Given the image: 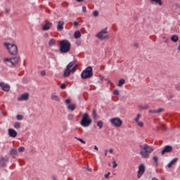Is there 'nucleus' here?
I'll use <instances>...</instances> for the list:
<instances>
[{"instance_id": "f257e3e1", "label": "nucleus", "mask_w": 180, "mask_h": 180, "mask_svg": "<svg viewBox=\"0 0 180 180\" xmlns=\"http://www.w3.org/2000/svg\"><path fill=\"white\" fill-rule=\"evenodd\" d=\"M141 151L139 153L142 158H150V154L154 151V148L147 144L140 146Z\"/></svg>"}, {"instance_id": "f03ea898", "label": "nucleus", "mask_w": 180, "mask_h": 180, "mask_svg": "<svg viewBox=\"0 0 180 180\" xmlns=\"http://www.w3.org/2000/svg\"><path fill=\"white\" fill-rule=\"evenodd\" d=\"M76 63H77V61L74 60V61L70 62L67 65V68L63 74L65 77H70V75L71 74V72L74 73V72H75V71H77V69L78 68V65H75Z\"/></svg>"}, {"instance_id": "7ed1b4c3", "label": "nucleus", "mask_w": 180, "mask_h": 180, "mask_svg": "<svg viewBox=\"0 0 180 180\" xmlns=\"http://www.w3.org/2000/svg\"><path fill=\"white\" fill-rule=\"evenodd\" d=\"M60 51L62 54L68 53L71 50V43L68 40H63L60 42Z\"/></svg>"}, {"instance_id": "20e7f679", "label": "nucleus", "mask_w": 180, "mask_h": 180, "mask_svg": "<svg viewBox=\"0 0 180 180\" xmlns=\"http://www.w3.org/2000/svg\"><path fill=\"white\" fill-rule=\"evenodd\" d=\"M92 77H94V72L91 66L87 67L81 73L82 79H89V78H92Z\"/></svg>"}, {"instance_id": "39448f33", "label": "nucleus", "mask_w": 180, "mask_h": 180, "mask_svg": "<svg viewBox=\"0 0 180 180\" xmlns=\"http://www.w3.org/2000/svg\"><path fill=\"white\" fill-rule=\"evenodd\" d=\"M92 123V119H91V117L89 116V114L84 113L82 116V119L80 122L81 126L82 127H89Z\"/></svg>"}, {"instance_id": "423d86ee", "label": "nucleus", "mask_w": 180, "mask_h": 180, "mask_svg": "<svg viewBox=\"0 0 180 180\" xmlns=\"http://www.w3.org/2000/svg\"><path fill=\"white\" fill-rule=\"evenodd\" d=\"M4 46L12 56H16L18 54V46L14 44L4 43Z\"/></svg>"}, {"instance_id": "0eeeda50", "label": "nucleus", "mask_w": 180, "mask_h": 180, "mask_svg": "<svg viewBox=\"0 0 180 180\" xmlns=\"http://www.w3.org/2000/svg\"><path fill=\"white\" fill-rule=\"evenodd\" d=\"M96 37L101 41L109 39V35H108V28H105L97 33Z\"/></svg>"}, {"instance_id": "6e6552de", "label": "nucleus", "mask_w": 180, "mask_h": 180, "mask_svg": "<svg viewBox=\"0 0 180 180\" xmlns=\"http://www.w3.org/2000/svg\"><path fill=\"white\" fill-rule=\"evenodd\" d=\"M110 122L111 124H112V126H115V127H120V126L123 124V121H122L119 117L111 118Z\"/></svg>"}, {"instance_id": "1a4fd4ad", "label": "nucleus", "mask_w": 180, "mask_h": 180, "mask_svg": "<svg viewBox=\"0 0 180 180\" xmlns=\"http://www.w3.org/2000/svg\"><path fill=\"white\" fill-rule=\"evenodd\" d=\"M144 172H146V166L144 165V164H141L139 167L137 178H141Z\"/></svg>"}, {"instance_id": "9d476101", "label": "nucleus", "mask_w": 180, "mask_h": 180, "mask_svg": "<svg viewBox=\"0 0 180 180\" xmlns=\"http://www.w3.org/2000/svg\"><path fill=\"white\" fill-rule=\"evenodd\" d=\"M172 150H174L172 146H165L163 150L161 151V155H164L165 154H166V153H172Z\"/></svg>"}, {"instance_id": "9b49d317", "label": "nucleus", "mask_w": 180, "mask_h": 180, "mask_svg": "<svg viewBox=\"0 0 180 180\" xmlns=\"http://www.w3.org/2000/svg\"><path fill=\"white\" fill-rule=\"evenodd\" d=\"M0 86L1 89L5 92H9V91H11V86H9V84H4V82H0Z\"/></svg>"}, {"instance_id": "f8f14e48", "label": "nucleus", "mask_w": 180, "mask_h": 180, "mask_svg": "<svg viewBox=\"0 0 180 180\" xmlns=\"http://www.w3.org/2000/svg\"><path fill=\"white\" fill-rule=\"evenodd\" d=\"M29 100V94L25 93L22 94L18 98V101H28Z\"/></svg>"}, {"instance_id": "ddd939ff", "label": "nucleus", "mask_w": 180, "mask_h": 180, "mask_svg": "<svg viewBox=\"0 0 180 180\" xmlns=\"http://www.w3.org/2000/svg\"><path fill=\"white\" fill-rule=\"evenodd\" d=\"M20 61V57L16 56L11 58V65H16Z\"/></svg>"}, {"instance_id": "4468645a", "label": "nucleus", "mask_w": 180, "mask_h": 180, "mask_svg": "<svg viewBox=\"0 0 180 180\" xmlns=\"http://www.w3.org/2000/svg\"><path fill=\"white\" fill-rule=\"evenodd\" d=\"M63 29H64V21H58L57 30H58V32H62Z\"/></svg>"}, {"instance_id": "2eb2a0df", "label": "nucleus", "mask_w": 180, "mask_h": 180, "mask_svg": "<svg viewBox=\"0 0 180 180\" xmlns=\"http://www.w3.org/2000/svg\"><path fill=\"white\" fill-rule=\"evenodd\" d=\"M53 26V23L51 22H47L46 24H44L42 25V30H50V28Z\"/></svg>"}, {"instance_id": "dca6fc26", "label": "nucleus", "mask_w": 180, "mask_h": 180, "mask_svg": "<svg viewBox=\"0 0 180 180\" xmlns=\"http://www.w3.org/2000/svg\"><path fill=\"white\" fill-rule=\"evenodd\" d=\"M8 134L10 136V137H16V136H18V132H16V131H15V129H8Z\"/></svg>"}, {"instance_id": "f3484780", "label": "nucleus", "mask_w": 180, "mask_h": 180, "mask_svg": "<svg viewBox=\"0 0 180 180\" xmlns=\"http://www.w3.org/2000/svg\"><path fill=\"white\" fill-rule=\"evenodd\" d=\"M178 158H174L168 165L167 167L168 168H172L173 165H175V164H176V162H178Z\"/></svg>"}, {"instance_id": "a211bd4d", "label": "nucleus", "mask_w": 180, "mask_h": 180, "mask_svg": "<svg viewBox=\"0 0 180 180\" xmlns=\"http://www.w3.org/2000/svg\"><path fill=\"white\" fill-rule=\"evenodd\" d=\"M51 98L52 99V101H55L56 102H60V97H58V96L56 93L51 94Z\"/></svg>"}, {"instance_id": "6ab92c4d", "label": "nucleus", "mask_w": 180, "mask_h": 180, "mask_svg": "<svg viewBox=\"0 0 180 180\" xmlns=\"http://www.w3.org/2000/svg\"><path fill=\"white\" fill-rule=\"evenodd\" d=\"M75 108H77V105H75V104H69L67 105V108L71 112H74V110H75Z\"/></svg>"}, {"instance_id": "aec40b11", "label": "nucleus", "mask_w": 180, "mask_h": 180, "mask_svg": "<svg viewBox=\"0 0 180 180\" xmlns=\"http://www.w3.org/2000/svg\"><path fill=\"white\" fill-rule=\"evenodd\" d=\"M8 161V159H6L5 158H1L0 159V165L1 167H5V162Z\"/></svg>"}, {"instance_id": "412c9836", "label": "nucleus", "mask_w": 180, "mask_h": 180, "mask_svg": "<svg viewBox=\"0 0 180 180\" xmlns=\"http://www.w3.org/2000/svg\"><path fill=\"white\" fill-rule=\"evenodd\" d=\"M49 47H53V46H56V39H51L49 42Z\"/></svg>"}, {"instance_id": "4be33fe9", "label": "nucleus", "mask_w": 180, "mask_h": 180, "mask_svg": "<svg viewBox=\"0 0 180 180\" xmlns=\"http://www.w3.org/2000/svg\"><path fill=\"white\" fill-rule=\"evenodd\" d=\"M10 155H12V157H13V155H18V150L17 149H11L10 150Z\"/></svg>"}, {"instance_id": "5701e85b", "label": "nucleus", "mask_w": 180, "mask_h": 180, "mask_svg": "<svg viewBox=\"0 0 180 180\" xmlns=\"http://www.w3.org/2000/svg\"><path fill=\"white\" fill-rule=\"evenodd\" d=\"M124 82H126V80L124 79H121L119 80L118 84H117V86H123Z\"/></svg>"}, {"instance_id": "b1692460", "label": "nucleus", "mask_w": 180, "mask_h": 180, "mask_svg": "<svg viewBox=\"0 0 180 180\" xmlns=\"http://www.w3.org/2000/svg\"><path fill=\"white\" fill-rule=\"evenodd\" d=\"M75 39H79L81 37V32L79 31H76L75 32Z\"/></svg>"}, {"instance_id": "393cba45", "label": "nucleus", "mask_w": 180, "mask_h": 180, "mask_svg": "<svg viewBox=\"0 0 180 180\" xmlns=\"http://www.w3.org/2000/svg\"><path fill=\"white\" fill-rule=\"evenodd\" d=\"M171 40H172V41H174V43H176V41H178V40H179L178 36H176V35H173V36L172 37V38H171Z\"/></svg>"}, {"instance_id": "a878e982", "label": "nucleus", "mask_w": 180, "mask_h": 180, "mask_svg": "<svg viewBox=\"0 0 180 180\" xmlns=\"http://www.w3.org/2000/svg\"><path fill=\"white\" fill-rule=\"evenodd\" d=\"M97 126L99 129H102L103 127V122L102 121H98L97 122Z\"/></svg>"}, {"instance_id": "bb28decb", "label": "nucleus", "mask_w": 180, "mask_h": 180, "mask_svg": "<svg viewBox=\"0 0 180 180\" xmlns=\"http://www.w3.org/2000/svg\"><path fill=\"white\" fill-rule=\"evenodd\" d=\"M141 114H140V113L137 114V115H136V118H135V120H134V121L136 122V123L140 122L139 120H140V118H141Z\"/></svg>"}, {"instance_id": "cd10ccee", "label": "nucleus", "mask_w": 180, "mask_h": 180, "mask_svg": "<svg viewBox=\"0 0 180 180\" xmlns=\"http://www.w3.org/2000/svg\"><path fill=\"white\" fill-rule=\"evenodd\" d=\"M151 2H155V4H158V5H162V1L161 0H150Z\"/></svg>"}, {"instance_id": "c85d7f7f", "label": "nucleus", "mask_w": 180, "mask_h": 180, "mask_svg": "<svg viewBox=\"0 0 180 180\" xmlns=\"http://www.w3.org/2000/svg\"><path fill=\"white\" fill-rule=\"evenodd\" d=\"M150 106L148 105H139V109H141L142 110L144 109H148Z\"/></svg>"}, {"instance_id": "c756f323", "label": "nucleus", "mask_w": 180, "mask_h": 180, "mask_svg": "<svg viewBox=\"0 0 180 180\" xmlns=\"http://www.w3.org/2000/svg\"><path fill=\"white\" fill-rule=\"evenodd\" d=\"M12 58H4L3 59L4 63H11Z\"/></svg>"}, {"instance_id": "7c9ffc66", "label": "nucleus", "mask_w": 180, "mask_h": 180, "mask_svg": "<svg viewBox=\"0 0 180 180\" xmlns=\"http://www.w3.org/2000/svg\"><path fill=\"white\" fill-rule=\"evenodd\" d=\"M93 117L94 120H96V119H98V116L96 115V110H93Z\"/></svg>"}, {"instance_id": "2f4dec72", "label": "nucleus", "mask_w": 180, "mask_h": 180, "mask_svg": "<svg viewBox=\"0 0 180 180\" xmlns=\"http://www.w3.org/2000/svg\"><path fill=\"white\" fill-rule=\"evenodd\" d=\"M14 128L15 129H20V122H15L14 124Z\"/></svg>"}, {"instance_id": "473e14b6", "label": "nucleus", "mask_w": 180, "mask_h": 180, "mask_svg": "<svg viewBox=\"0 0 180 180\" xmlns=\"http://www.w3.org/2000/svg\"><path fill=\"white\" fill-rule=\"evenodd\" d=\"M16 119H17V120H23V115H18L16 116Z\"/></svg>"}, {"instance_id": "72a5a7b5", "label": "nucleus", "mask_w": 180, "mask_h": 180, "mask_svg": "<svg viewBox=\"0 0 180 180\" xmlns=\"http://www.w3.org/2000/svg\"><path fill=\"white\" fill-rule=\"evenodd\" d=\"M137 125L139 126V127H144V123L143 122L138 121Z\"/></svg>"}, {"instance_id": "f704fd0d", "label": "nucleus", "mask_w": 180, "mask_h": 180, "mask_svg": "<svg viewBox=\"0 0 180 180\" xmlns=\"http://www.w3.org/2000/svg\"><path fill=\"white\" fill-rule=\"evenodd\" d=\"M153 161L155 162L156 165H158V157L154 156Z\"/></svg>"}, {"instance_id": "c9c22d12", "label": "nucleus", "mask_w": 180, "mask_h": 180, "mask_svg": "<svg viewBox=\"0 0 180 180\" xmlns=\"http://www.w3.org/2000/svg\"><path fill=\"white\" fill-rule=\"evenodd\" d=\"M76 140H77L78 141H80V143H82V144L86 143L85 141H84V139H82L81 138H76Z\"/></svg>"}, {"instance_id": "e433bc0d", "label": "nucleus", "mask_w": 180, "mask_h": 180, "mask_svg": "<svg viewBox=\"0 0 180 180\" xmlns=\"http://www.w3.org/2000/svg\"><path fill=\"white\" fill-rule=\"evenodd\" d=\"M93 15L95 17L99 16V11H93Z\"/></svg>"}, {"instance_id": "4c0bfd02", "label": "nucleus", "mask_w": 180, "mask_h": 180, "mask_svg": "<svg viewBox=\"0 0 180 180\" xmlns=\"http://www.w3.org/2000/svg\"><path fill=\"white\" fill-rule=\"evenodd\" d=\"M18 151H19V153H24V151H25V147L20 146V147L18 148Z\"/></svg>"}, {"instance_id": "58836bf2", "label": "nucleus", "mask_w": 180, "mask_h": 180, "mask_svg": "<svg viewBox=\"0 0 180 180\" xmlns=\"http://www.w3.org/2000/svg\"><path fill=\"white\" fill-rule=\"evenodd\" d=\"M164 108H159L158 110H156V113H161L162 112H164Z\"/></svg>"}, {"instance_id": "ea45409f", "label": "nucleus", "mask_w": 180, "mask_h": 180, "mask_svg": "<svg viewBox=\"0 0 180 180\" xmlns=\"http://www.w3.org/2000/svg\"><path fill=\"white\" fill-rule=\"evenodd\" d=\"M68 117L69 120H72L74 119V115L72 114H70L68 115Z\"/></svg>"}, {"instance_id": "a19ab883", "label": "nucleus", "mask_w": 180, "mask_h": 180, "mask_svg": "<svg viewBox=\"0 0 180 180\" xmlns=\"http://www.w3.org/2000/svg\"><path fill=\"white\" fill-rule=\"evenodd\" d=\"M149 113H150L151 115L154 114V113H157V110H150Z\"/></svg>"}, {"instance_id": "79ce46f5", "label": "nucleus", "mask_w": 180, "mask_h": 180, "mask_svg": "<svg viewBox=\"0 0 180 180\" xmlns=\"http://www.w3.org/2000/svg\"><path fill=\"white\" fill-rule=\"evenodd\" d=\"M113 94L116 95V96L119 95V90H117V89L114 90L113 91Z\"/></svg>"}, {"instance_id": "37998d69", "label": "nucleus", "mask_w": 180, "mask_h": 180, "mask_svg": "<svg viewBox=\"0 0 180 180\" xmlns=\"http://www.w3.org/2000/svg\"><path fill=\"white\" fill-rule=\"evenodd\" d=\"M40 75H41V77H44L46 75V71L45 70L41 71Z\"/></svg>"}, {"instance_id": "c03bdc74", "label": "nucleus", "mask_w": 180, "mask_h": 180, "mask_svg": "<svg viewBox=\"0 0 180 180\" xmlns=\"http://www.w3.org/2000/svg\"><path fill=\"white\" fill-rule=\"evenodd\" d=\"M110 176V172H108L107 174L104 175L105 179H108Z\"/></svg>"}, {"instance_id": "a18cd8bd", "label": "nucleus", "mask_w": 180, "mask_h": 180, "mask_svg": "<svg viewBox=\"0 0 180 180\" xmlns=\"http://www.w3.org/2000/svg\"><path fill=\"white\" fill-rule=\"evenodd\" d=\"M60 88H61V89H65V88H66L65 84H61Z\"/></svg>"}, {"instance_id": "49530a36", "label": "nucleus", "mask_w": 180, "mask_h": 180, "mask_svg": "<svg viewBox=\"0 0 180 180\" xmlns=\"http://www.w3.org/2000/svg\"><path fill=\"white\" fill-rule=\"evenodd\" d=\"M117 167V163H116V161H113V165H112V168H116Z\"/></svg>"}, {"instance_id": "de8ad7c7", "label": "nucleus", "mask_w": 180, "mask_h": 180, "mask_svg": "<svg viewBox=\"0 0 180 180\" xmlns=\"http://www.w3.org/2000/svg\"><path fill=\"white\" fill-rule=\"evenodd\" d=\"M108 151H109L110 154H113L115 150H113V148H110Z\"/></svg>"}, {"instance_id": "09e8293b", "label": "nucleus", "mask_w": 180, "mask_h": 180, "mask_svg": "<svg viewBox=\"0 0 180 180\" xmlns=\"http://www.w3.org/2000/svg\"><path fill=\"white\" fill-rule=\"evenodd\" d=\"M65 102H66V103H68V105H70V103H71V100L67 99V100L65 101Z\"/></svg>"}, {"instance_id": "8fccbe9b", "label": "nucleus", "mask_w": 180, "mask_h": 180, "mask_svg": "<svg viewBox=\"0 0 180 180\" xmlns=\"http://www.w3.org/2000/svg\"><path fill=\"white\" fill-rule=\"evenodd\" d=\"M82 11H83V12H86V7L83 6V7H82Z\"/></svg>"}, {"instance_id": "3c124183", "label": "nucleus", "mask_w": 180, "mask_h": 180, "mask_svg": "<svg viewBox=\"0 0 180 180\" xmlns=\"http://www.w3.org/2000/svg\"><path fill=\"white\" fill-rule=\"evenodd\" d=\"M134 47H139V44H137V43H134Z\"/></svg>"}, {"instance_id": "603ef678", "label": "nucleus", "mask_w": 180, "mask_h": 180, "mask_svg": "<svg viewBox=\"0 0 180 180\" xmlns=\"http://www.w3.org/2000/svg\"><path fill=\"white\" fill-rule=\"evenodd\" d=\"M94 150H96V151H98V150H99V148H98V146H94Z\"/></svg>"}, {"instance_id": "864d4df0", "label": "nucleus", "mask_w": 180, "mask_h": 180, "mask_svg": "<svg viewBox=\"0 0 180 180\" xmlns=\"http://www.w3.org/2000/svg\"><path fill=\"white\" fill-rule=\"evenodd\" d=\"M108 149H105V156L106 157V155H108Z\"/></svg>"}, {"instance_id": "5fc2aeb1", "label": "nucleus", "mask_w": 180, "mask_h": 180, "mask_svg": "<svg viewBox=\"0 0 180 180\" xmlns=\"http://www.w3.org/2000/svg\"><path fill=\"white\" fill-rule=\"evenodd\" d=\"M74 25H75V26H78V22H74Z\"/></svg>"}, {"instance_id": "6e6d98bb", "label": "nucleus", "mask_w": 180, "mask_h": 180, "mask_svg": "<svg viewBox=\"0 0 180 180\" xmlns=\"http://www.w3.org/2000/svg\"><path fill=\"white\" fill-rule=\"evenodd\" d=\"M6 13H9V9H6Z\"/></svg>"}, {"instance_id": "4d7b16f0", "label": "nucleus", "mask_w": 180, "mask_h": 180, "mask_svg": "<svg viewBox=\"0 0 180 180\" xmlns=\"http://www.w3.org/2000/svg\"><path fill=\"white\" fill-rule=\"evenodd\" d=\"M77 2H83L84 0H76Z\"/></svg>"}, {"instance_id": "13d9d810", "label": "nucleus", "mask_w": 180, "mask_h": 180, "mask_svg": "<svg viewBox=\"0 0 180 180\" xmlns=\"http://www.w3.org/2000/svg\"><path fill=\"white\" fill-rule=\"evenodd\" d=\"M52 179L53 180H57V178L56 176H53Z\"/></svg>"}, {"instance_id": "bf43d9fd", "label": "nucleus", "mask_w": 180, "mask_h": 180, "mask_svg": "<svg viewBox=\"0 0 180 180\" xmlns=\"http://www.w3.org/2000/svg\"><path fill=\"white\" fill-rule=\"evenodd\" d=\"M89 172H92V169H87Z\"/></svg>"}, {"instance_id": "052dcab7", "label": "nucleus", "mask_w": 180, "mask_h": 180, "mask_svg": "<svg viewBox=\"0 0 180 180\" xmlns=\"http://www.w3.org/2000/svg\"><path fill=\"white\" fill-rule=\"evenodd\" d=\"M152 180H158V179H157V178H153V179H152Z\"/></svg>"}, {"instance_id": "680f3d73", "label": "nucleus", "mask_w": 180, "mask_h": 180, "mask_svg": "<svg viewBox=\"0 0 180 180\" xmlns=\"http://www.w3.org/2000/svg\"><path fill=\"white\" fill-rule=\"evenodd\" d=\"M108 84H112V82H110V80L108 81Z\"/></svg>"}, {"instance_id": "e2e57ef3", "label": "nucleus", "mask_w": 180, "mask_h": 180, "mask_svg": "<svg viewBox=\"0 0 180 180\" xmlns=\"http://www.w3.org/2000/svg\"><path fill=\"white\" fill-rule=\"evenodd\" d=\"M178 50H179V51H180V45L178 47Z\"/></svg>"}]
</instances>
